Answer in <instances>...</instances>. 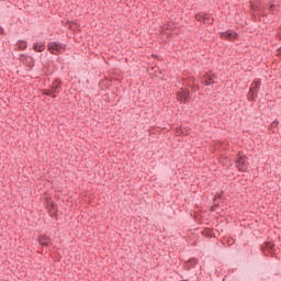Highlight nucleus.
<instances>
[{
  "instance_id": "nucleus-4",
  "label": "nucleus",
  "mask_w": 281,
  "mask_h": 281,
  "mask_svg": "<svg viewBox=\"0 0 281 281\" xmlns=\"http://www.w3.org/2000/svg\"><path fill=\"white\" fill-rule=\"evenodd\" d=\"M256 89H260V79H255L248 92V100H256Z\"/></svg>"
},
{
  "instance_id": "nucleus-2",
  "label": "nucleus",
  "mask_w": 281,
  "mask_h": 281,
  "mask_svg": "<svg viewBox=\"0 0 281 281\" xmlns=\"http://www.w3.org/2000/svg\"><path fill=\"white\" fill-rule=\"evenodd\" d=\"M65 49H66L65 44H58L56 42H50L48 44V52H50V54H55V55L63 54Z\"/></svg>"
},
{
  "instance_id": "nucleus-10",
  "label": "nucleus",
  "mask_w": 281,
  "mask_h": 281,
  "mask_svg": "<svg viewBox=\"0 0 281 281\" xmlns=\"http://www.w3.org/2000/svg\"><path fill=\"white\" fill-rule=\"evenodd\" d=\"M49 243H52V239H49V237H47V236L40 237V245H42L43 247H47V245H49Z\"/></svg>"
},
{
  "instance_id": "nucleus-9",
  "label": "nucleus",
  "mask_w": 281,
  "mask_h": 281,
  "mask_svg": "<svg viewBox=\"0 0 281 281\" xmlns=\"http://www.w3.org/2000/svg\"><path fill=\"white\" fill-rule=\"evenodd\" d=\"M33 49L34 52H45V44H43L42 42L35 43L33 45Z\"/></svg>"
},
{
  "instance_id": "nucleus-12",
  "label": "nucleus",
  "mask_w": 281,
  "mask_h": 281,
  "mask_svg": "<svg viewBox=\"0 0 281 281\" xmlns=\"http://www.w3.org/2000/svg\"><path fill=\"white\" fill-rule=\"evenodd\" d=\"M16 48H18V49H27V42H25V41H19V42L16 43Z\"/></svg>"
},
{
  "instance_id": "nucleus-5",
  "label": "nucleus",
  "mask_w": 281,
  "mask_h": 281,
  "mask_svg": "<svg viewBox=\"0 0 281 281\" xmlns=\"http://www.w3.org/2000/svg\"><path fill=\"white\" fill-rule=\"evenodd\" d=\"M56 93H60V81L56 80L53 82L52 89L46 90L45 94L50 95V98H56Z\"/></svg>"
},
{
  "instance_id": "nucleus-14",
  "label": "nucleus",
  "mask_w": 281,
  "mask_h": 281,
  "mask_svg": "<svg viewBox=\"0 0 281 281\" xmlns=\"http://www.w3.org/2000/svg\"><path fill=\"white\" fill-rule=\"evenodd\" d=\"M23 63H29V65H32V57H22Z\"/></svg>"
},
{
  "instance_id": "nucleus-6",
  "label": "nucleus",
  "mask_w": 281,
  "mask_h": 281,
  "mask_svg": "<svg viewBox=\"0 0 281 281\" xmlns=\"http://www.w3.org/2000/svg\"><path fill=\"white\" fill-rule=\"evenodd\" d=\"M177 100L178 102H181L182 104H184L186 102H188V100H190V92L186 89H180L177 92Z\"/></svg>"
},
{
  "instance_id": "nucleus-13",
  "label": "nucleus",
  "mask_w": 281,
  "mask_h": 281,
  "mask_svg": "<svg viewBox=\"0 0 281 281\" xmlns=\"http://www.w3.org/2000/svg\"><path fill=\"white\" fill-rule=\"evenodd\" d=\"M47 207H52V210H54V212H56V204H54V202L52 200H47Z\"/></svg>"
},
{
  "instance_id": "nucleus-8",
  "label": "nucleus",
  "mask_w": 281,
  "mask_h": 281,
  "mask_svg": "<svg viewBox=\"0 0 281 281\" xmlns=\"http://www.w3.org/2000/svg\"><path fill=\"white\" fill-rule=\"evenodd\" d=\"M221 38L225 41H236L238 38V34L232 30L221 33Z\"/></svg>"
},
{
  "instance_id": "nucleus-11",
  "label": "nucleus",
  "mask_w": 281,
  "mask_h": 281,
  "mask_svg": "<svg viewBox=\"0 0 281 281\" xmlns=\"http://www.w3.org/2000/svg\"><path fill=\"white\" fill-rule=\"evenodd\" d=\"M198 260L196 259H190L189 261H187L184 263V268L190 271L191 267H194V265H196Z\"/></svg>"
},
{
  "instance_id": "nucleus-1",
  "label": "nucleus",
  "mask_w": 281,
  "mask_h": 281,
  "mask_svg": "<svg viewBox=\"0 0 281 281\" xmlns=\"http://www.w3.org/2000/svg\"><path fill=\"white\" fill-rule=\"evenodd\" d=\"M248 166L249 164L247 162V157L243 154H238L236 159V167L238 168V170H240L241 172H246Z\"/></svg>"
},
{
  "instance_id": "nucleus-3",
  "label": "nucleus",
  "mask_w": 281,
  "mask_h": 281,
  "mask_svg": "<svg viewBox=\"0 0 281 281\" xmlns=\"http://www.w3.org/2000/svg\"><path fill=\"white\" fill-rule=\"evenodd\" d=\"M201 82L204 85V87H210L216 82V75L207 72L202 77Z\"/></svg>"
},
{
  "instance_id": "nucleus-7",
  "label": "nucleus",
  "mask_w": 281,
  "mask_h": 281,
  "mask_svg": "<svg viewBox=\"0 0 281 281\" xmlns=\"http://www.w3.org/2000/svg\"><path fill=\"white\" fill-rule=\"evenodd\" d=\"M195 19L196 21H203L206 25H212V23H214V19L206 13H198L195 14Z\"/></svg>"
},
{
  "instance_id": "nucleus-15",
  "label": "nucleus",
  "mask_w": 281,
  "mask_h": 281,
  "mask_svg": "<svg viewBox=\"0 0 281 281\" xmlns=\"http://www.w3.org/2000/svg\"><path fill=\"white\" fill-rule=\"evenodd\" d=\"M276 7L274 5H270V10H273Z\"/></svg>"
}]
</instances>
